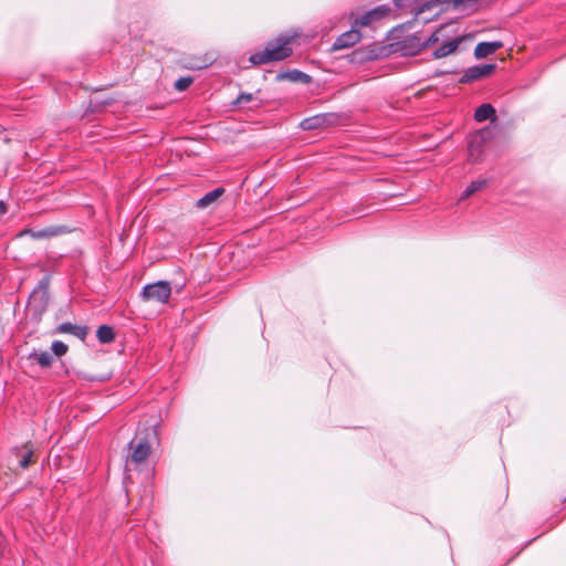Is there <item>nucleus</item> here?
Returning <instances> with one entry per match:
<instances>
[{"instance_id": "f257e3e1", "label": "nucleus", "mask_w": 566, "mask_h": 566, "mask_svg": "<svg viewBox=\"0 0 566 566\" xmlns=\"http://www.w3.org/2000/svg\"><path fill=\"white\" fill-rule=\"evenodd\" d=\"M296 35L290 33L280 34L277 38L269 41L263 50L252 53L249 61L253 65H261L289 57L292 54L290 45Z\"/></svg>"}, {"instance_id": "f03ea898", "label": "nucleus", "mask_w": 566, "mask_h": 566, "mask_svg": "<svg viewBox=\"0 0 566 566\" xmlns=\"http://www.w3.org/2000/svg\"><path fill=\"white\" fill-rule=\"evenodd\" d=\"M422 0H394V3L397 8H410V12L415 13L416 17H421L427 11H433L430 17H423L422 21L428 22L433 17H437L441 9H437L440 7L443 1L442 0H429L420 4Z\"/></svg>"}, {"instance_id": "7ed1b4c3", "label": "nucleus", "mask_w": 566, "mask_h": 566, "mask_svg": "<svg viewBox=\"0 0 566 566\" xmlns=\"http://www.w3.org/2000/svg\"><path fill=\"white\" fill-rule=\"evenodd\" d=\"M171 294V286L168 281H158L147 284L140 292V297L145 302H157L165 304L168 302Z\"/></svg>"}, {"instance_id": "20e7f679", "label": "nucleus", "mask_w": 566, "mask_h": 566, "mask_svg": "<svg viewBox=\"0 0 566 566\" xmlns=\"http://www.w3.org/2000/svg\"><path fill=\"white\" fill-rule=\"evenodd\" d=\"M488 134V130H480L470 137L468 143V156L470 161L479 163L483 159L484 144Z\"/></svg>"}, {"instance_id": "39448f33", "label": "nucleus", "mask_w": 566, "mask_h": 566, "mask_svg": "<svg viewBox=\"0 0 566 566\" xmlns=\"http://www.w3.org/2000/svg\"><path fill=\"white\" fill-rule=\"evenodd\" d=\"M49 291L43 284H40L30 295L29 308L38 315L45 312L49 304Z\"/></svg>"}, {"instance_id": "423d86ee", "label": "nucleus", "mask_w": 566, "mask_h": 566, "mask_svg": "<svg viewBox=\"0 0 566 566\" xmlns=\"http://www.w3.org/2000/svg\"><path fill=\"white\" fill-rule=\"evenodd\" d=\"M132 450L130 460L135 463L144 462L150 454V443L146 437H139L138 434L128 444Z\"/></svg>"}, {"instance_id": "0eeeda50", "label": "nucleus", "mask_w": 566, "mask_h": 566, "mask_svg": "<svg viewBox=\"0 0 566 566\" xmlns=\"http://www.w3.org/2000/svg\"><path fill=\"white\" fill-rule=\"evenodd\" d=\"M495 67L496 65L492 63L470 66L463 72L460 83L467 84L486 77L494 72Z\"/></svg>"}, {"instance_id": "6e6552de", "label": "nucleus", "mask_w": 566, "mask_h": 566, "mask_svg": "<svg viewBox=\"0 0 566 566\" xmlns=\"http://www.w3.org/2000/svg\"><path fill=\"white\" fill-rule=\"evenodd\" d=\"M11 454L18 460L20 469H28L34 462V449L31 442H27L21 447H13Z\"/></svg>"}, {"instance_id": "1a4fd4ad", "label": "nucleus", "mask_w": 566, "mask_h": 566, "mask_svg": "<svg viewBox=\"0 0 566 566\" xmlns=\"http://www.w3.org/2000/svg\"><path fill=\"white\" fill-rule=\"evenodd\" d=\"M356 28L357 27L354 25L349 31L342 33L334 42L333 48L335 50H342L358 43L361 39V34Z\"/></svg>"}, {"instance_id": "9d476101", "label": "nucleus", "mask_w": 566, "mask_h": 566, "mask_svg": "<svg viewBox=\"0 0 566 566\" xmlns=\"http://www.w3.org/2000/svg\"><path fill=\"white\" fill-rule=\"evenodd\" d=\"M69 231V228L65 226H51L41 230H27L25 233L30 234L33 239L40 240L53 238Z\"/></svg>"}, {"instance_id": "9b49d317", "label": "nucleus", "mask_w": 566, "mask_h": 566, "mask_svg": "<svg viewBox=\"0 0 566 566\" xmlns=\"http://www.w3.org/2000/svg\"><path fill=\"white\" fill-rule=\"evenodd\" d=\"M55 334H72L78 339H84L87 336L88 328L82 325H75L70 322H65L56 326Z\"/></svg>"}, {"instance_id": "f8f14e48", "label": "nucleus", "mask_w": 566, "mask_h": 566, "mask_svg": "<svg viewBox=\"0 0 566 566\" xmlns=\"http://www.w3.org/2000/svg\"><path fill=\"white\" fill-rule=\"evenodd\" d=\"M502 46H503V44L500 41L480 42L476 44V46L474 49V56L476 59H484V57L495 53Z\"/></svg>"}, {"instance_id": "ddd939ff", "label": "nucleus", "mask_w": 566, "mask_h": 566, "mask_svg": "<svg viewBox=\"0 0 566 566\" xmlns=\"http://www.w3.org/2000/svg\"><path fill=\"white\" fill-rule=\"evenodd\" d=\"M276 78L279 81H290V82H293V83H303V84H308L311 83L312 81V77L302 72V71H298V70H291V71H287V72H282V73H279Z\"/></svg>"}, {"instance_id": "4468645a", "label": "nucleus", "mask_w": 566, "mask_h": 566, "mask_svg": "<svg viewBox=\"0 0 566 566\" xmlns=\"http://www.w3.org/2000/svg\"><path fill=\"white\" fill-rule=\"evenodd\" d=\"M463 38L458 36L457 39H453L449 42L443 43L439 48H437L433 51V57L434 59H442L450 54H452L459 46V44L462 42Z\"/></svg>"}, {"instance_id": "2eb2a0df", "label": "nucleus", "mask_w": 566, "mask_h": 566, "mask_svg": "<svg viewBox=\"0 0 566 566\" xmlns=\"http://www.w3.org/2000/svg\"><path fill=\"white\" fill-rule=\"evenodd\" d=\"M474 119L479 123L485 122L486 119H495V109L489 104L484 103L480 105L474 112Z\"/></svg>"}, {"instance_id": "dca6fc26", "label": "nucleus", "mask_w": 566, "mask_h": 566, "mask_svg": "<svg viewBox=\"0 0 566 566\" xmlns=\"http://www.w3.org/2000/svg\"><path fill=\"white\" fill-rule=\"evenodd\" d=\"M224 192V189L219 187L216 188L205 196H202L200 199L197 200L196 206L199 209H205L209 207L211 203L218 200V198Z\"/></svg>"}, {"instance_id": "f3484780", "label": "nucleus", "mask_w": 566, "mask_h": 566, "mask_svg": "<svg viewBox=\"0 0 566 566\" xmlns=\"http://www.w3.org/2000/svg\"><path fill=\"white\" fill-rule=\"evenodd\" d=\"M418 42H422V39L420 36H409L402 42V49L409 54H416L424 50V48H422L421 45H417Z\"/></svg>"}, {"instance_id": "a211bd4d", "label": "nucleus", "mask_w": 566, "mask_h": 566, "mask_svg": "<svg viewBox=\"0 0 566 566\" xmlns=\"http://www.w3.org/2000/svg\"><path fill=\"white\" fill-rule=\"evenodd\" d=\"M96 337L102 344H108L115 338L114 331L108 325H101L97 328Z\"/></svg>"}, {"instance_id": "6ab92c4d", "label": "nucleus", "mask_w": 566, "mask_h": 566, "mask_svg": "<svg viewBox=\"0 0 566 566\" xmlns=\"http://www.w3.org/2000/svg\"><path fill=\"white\" fill-rule=\"evenodd\" d=\"M325 122L324 115H316L313 117L305 118L301 122V127L305 130L316 129L321 127Z\"/></svg>"}, {"instance_id": "aec40b11", "label": "nucleus", "mask_w": 566, "mask_h": 566, "mask_svg": "<svg viewBox=\"0 0 566 566\" xmlns=\"http://www.w3.org/2000/svg\"><path fill=\"white\" fill-rule=\"evenodd\" d=\"M29 358L34 359L42 367H50L53 361L52 355L46 350L40 353L34 352Z\"/></svg>"}, {"instance_id": "412c9836", "label": "nucleus", "mask_w": 566, "mask_h": 566, "mask_svg": "<svg viewBox=\"0 0 566 566\" xmlns=\"http://www.w3.org/2000/svg\"><path fill=\"white\" fill-rule=\"evenodd\" d=\"M486 185V180L485 179H478V180H473L467 188L465 190L463 191V193L461 195V198L460 200H464L469 197H471L473 193H475L476 191H479L480 189H482L484 186Z\"/></svg>"}, {"instance_id": "4be33fe9", "label": "nucleus", "mask_w": 566, "mask_h": 566, "mask_svg": "<svg viewBox=\"0 0 566 566\" xmlns=\"http://www.w3.org/2000/svg\"><path fill=\"white\" fill-rule=\"evenodd\" d=\"M376 20H379V18L376 15V11L371 9L355 20V27H368Z\"/></svg>"}, {"instance_id": "5701e85b", "label": "nucleus", "mask_w": 566, "mask_h": 566, "mask_svg": "<svg viewBox=\"0 0 566 566\" xmlns=\"http://www.w3.org/2000/svg\"><path fill=\"white\" fill-rule=\"evenodd\" d=\"M51 349L55 356L61 357L67 353L69 347L61 340H54L51 345Z\"/></svg>"}, {"instance_id": "b1692460", "label": "nucleus", "mask_w": 566, "mask_h": 566, "mask_svg": "<svg viewBox=\"0 0 566 566\" xmlns=\"http://www.w3.org/2000/svg\"><path fill=\"white\" fill-rule=\"evenodd\" d=\"M480 0H452L453 8L458 10H467L475 6Z\"/></svg>"}, {"instance_id": "393cba45", "label": "nucleus", "mask_w": 566, "mask_h": 566, "mask_svg": "<svg viewBox=\"0 0 566 566\" xmlns=\"http://www.w3.org/2000/svg\"><path fill=\"white\" fill-rule=\"evenodd\" d=\"M193 80L192 77L190 76H186V77H179L175 84H174V87L179 91V92H182V91H186L191 84H192Z\"/></svg>"}, {"instance_id": "a878e982", "label": "nucleus", "mask_w": 566, "mask_h": 566, "mask_svg": "<svg viewBox=\"0 0 566 566\" xmlns=\"http://www.w3.org/2000/svg\"><path fill=\"white\" fill-rule=\"evenodd\" d=\"M253 94L252 93H241L234 101L233 105L241 106L243 104L250 103L253 101Z\"/></svg>"}, {"instance_id": "bb28decb", "label": "nucleus", "mask_w": 566, "mask_h": 566, "mask_svg": "<svg viewBox=\"0 0 566 566\" xmlns=\"http://www.w3.org/2000/svg\"><path fill=\"white\" fill-rule=\"evenodd\" d=\"M438 41H439L438 32H433L430 36L422 40V42H418L417 45H421L422 48L427 49V48L433 45L434 43H437Z\"/></svg>"}, {"instance_id": "cd10ccee", "label": "nucleus", "mask_w": 566, "mask_h": 566, "mask_svg": "<svg viewBox=\"0 0 566 566\" xmlns=\"http://www.w3.org/2000/svg\"><path fill=\"white\" fill-rule=\"evenodd\" d=\"M373 11H376V15L381 19L382 17H385L389 11L390 9L386 6H379L377 8H374Z\"/></svg>"}, {"instance_id": "c85d7f7f", "label": "nucleus", "mask_w": 566, "mask_h": 566, "mask_svg": "<svg viewBox=\"0 0 566 566\" xmlns=\"http://www.w3.org/2000/svg\"><path fill=\"white\" fill-rule=\"evenodd\" d=\"M88 380L91 381H104L106 380L107 378L106 377H94V376H91V377H87Z\"/></svg>"}, {"instance_id": "c756f323", "label": "nucleus", "mask_w": 566, "mask_h": 566, "mask_svg": "<svg viewBox=\"0 0 566 566\" xmlns=\"http://www.w3.org/2000/svg\"><path fill=\"white\" fill-rule=\"evenodd\" d=\"M203 66H205V65H196V66H193V67L199 70V69H202Z\"/></svg>"}]
</instances>
